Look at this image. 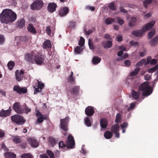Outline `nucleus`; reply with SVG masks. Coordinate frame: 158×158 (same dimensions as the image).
<instances>
[{
    "instance_id": "1",
    "label": "nucleus",
    "mask_w": 158,
    "mask_h": 158,
    "mask_svg": "<svg viewBox=\"0 0 158 158\" xmlns=\"http://www.w3.org/2000/svg\"><path fill=\"white\" fill-rule=\"evenodd\" d=\"M16 14L10 9L3 10L0 15V21L2 23L7 24L12 23L16 20Z\"/></svg>"
},
{
    "instance_id": "2",
    "label": "nucleus",
    "mask_w": 158,
    "mask_h": 158,
    "mask_svg": "<svg viewBox=\"0 0 158 158\" xmlns=\"http://www.w3.org/2000/svg\"><path fill=\"white\" fill-rule=\"evenodd\" d=\"M139 90L142 91V95L147 96L152 93V89L148 83L145 82L141 84L139 86Z\"/></svg>"
},
{
    "instance_id": "3",
    "label": "nucleus",
    "mask_w": 158,
    "mask_h": 158,
    "mask_svg": "<svg viewBox=\"0 0 158 158\" xmlns=\"http://www.w3.org/2000/svg\"><path fill=\"white\" fill-rule=\"evenodd\" d=\"M12 121L19 125H22L25 122L26 120L23 117L18 114L14 115L11 116Z\"/></svg>"
},
{
    "instance_id": "4",
    "label": "nucleus",
    "mask_w": 158,
    "mask_h": 158,
    "mask_svg": "<svg viewBox=\"0 0 158 158\" xmlns=\"http://www.w3.org/2000/svg\"><path fill=\"white\" fill-rule=\"evenodd\" d=\"M44 3L41 0H36L31 4V9L33 10H39L43 6Z\"/></svg>"
},
{
    "instance_id": "5",
    "label": "nucleus",
    "mask_w": 158,
    "mask_h": 158,
    "mask_svg": "<svg viewBox=\"0 0 158 158\" xmlns=\"http://www.w3.org/2000/svg\"><path fill=\"white\" fill-rule=\"evenodd\" d=\"M69 119L68 117H66L64 119L60 120L61 128L65 131H67L68 130V123Z\"/></svg>"
},
{
    "instance_id": "6",
    "label": "nucleus",
    "mask_w": 158,
    "mask_h": 158,
    "mask_svg": "<svg viewBox=\"0 0 158 158\" xmlns=\"http://www.w3.org/2000/svg\"><path fill=\"white\" fill-rule=\"evenodd\" d=\"M67 148H74L75 143L73 137L71 135H69L68 137L67 140L66 141Z\"/></svg>"
},
{
    "instance_id": "7",
    "label": "nucleus",
    "mask_w": 158,
    "mask_h": 158,
    "mask_svg": "<svg viewBox=\"0 0 158 158\" xmlns=\"http://www.w3.org/2000/svg\"><path fill=\"white\" fill-rule=\"evenodd\" d=\"M35 56V54L34 52H32L30 53H28L25 55V59L26 61L30 63H33Z\"/></svg>"
},
{
    "instance_id": "8",
    "label": "nucleus",
    "mask_w": 158,
    "mask_h": 158,
    "mask_svg": "<svg viewBox=\"0 0 158 158\" xmlns=\"http://www.w3.org/2000/svg\"><path fill=\"white\" fill-rule=\"evenodd\" d=\"M44 61V57L43 55H35L34 60L36 64L38 65H42Z\"/></svg>"
},
{
    "instance_id": "9",
    "label": "nucleus",
    "mask_w": 158,
    "mask_h": 158,
    "mask_svg": "<svg viewBox=\"0 0 158 158\" xmlns=\"http://www.w3.org/2000/svg\"><path fill=\"white\" fill-rule=\"evenodd\" d=\"M13 90L16 91L18 94H25L27 92V89L25 87L21 88L19 86L15 85L13 88Z\"/></svg>"
},
{
    "instance_id": "10",
    "label": "nucleus",
    "mask_w": 158,
    "mask_h": 158,
    "mask_svg": "<svg viewBox=\"0 0 158 158\" xmlns=\"http://www.w3.org/2000/svg\"><path fill=\"white\" fill-rule=\"evenodd\" d=\"M13 108L18 113L22 114L24 112L23 108H21L20 104L18 102H15L13 104Z\"/></svg>"
},
{
    "instance_id": "11",
    "label": "nucleus",
    "mask_w": 158,
    "mask_h": 158,
    "mask_svg": "<svg viewBox=\"0 0 158 158\" xmlns=\"http://www.w3.org/2000/svg\"><path fill=\"white\" fill-rule=\"evenodd\" d=\"M85 113L88 116H92L94 113V110L91 106H88L85 109Z\"/></svg>"
},
{
    "instance_id": "12",
    "label": "nucleus",
    "mask_w": 158,
    "mask_h": 158,
    "mask_svg": "<svg viewBox=\"0 0 158 158\" xmlns=\"http://www.w3.org/2000/svg\"><path fill=\"white\" fill-rule=\"evenodd\" d=\"M24 71L23 70H20V72L18 70H16L15 72L16 79L18 81L22 80L23 78V74Z\"/></svg>"
},
{
    "instance_id": "13",
    "label": "nucleus",
    "mask_w": 158,
    "mask_h": 158,
    "mask_svg": "<svg viewBox=\"0 0 158 158\" xmlns=\"http://www.w3.org/2000/svg\"><path fill=\"white\" fill-rule=\"evenodd\" d=\"M155 23V22L154 21H152L150 23L146 24L142 28V30L143 32L148 31L153 26Z\"/></svg>"
},
{
    "instance_id": "14",
    "label": "nucleus",
    "mask_w": 158,
    "mask_h": 158,
    "mask_svg": "<svg viewBox=\"0 0 158 158\" xmlns=\"http://www.w3.org/2000/svg\"><path fill=\"white\" fill-rule=\"evenodd\" d=\"M38 84L35 85L34 87L35 89V91L36 92H39L41 91V90L44 87V84L38 80H37Z\"/></svg>"
},
{
    "instance_id": "15",
    "label": "nucleus",
    "mask_w": 158,
    "mask_h": 158,
    "mask_svg": "<svg viewBox=\"0 0 158 158\" xmlns=\"http://www.w3.org/2000/svg\"><path fill=\"white\" fill-rule=\"evenodd\" d=\"M57 7V5L54 2L49 3L48 6V11L51 13L54 12Z\"/></svg>"
},
{
    "instance_id": "16",
    "label": "nucleus",
    "mask_w": 158,
    "mask_h": 158,
    "mask_svg": "<svg viewBox=\"0 0 158 158\" xmlns=\"http://www.w3.org/2000/svg\"><path fill=\"white\" fill-rule=\"evenodd\" d=\"M11 111V109H10V107H9V109L8 110H6L2 109L0 111V116L1 117H3L9 116L10 114Z\"/></svg>"
},
{
    "instance_id": "17",
    "label": "nucleus",
    "mask_w": 158,
    "mask_h": 158,
    "mask_svg": "<svg viewBox=\"0 0 158 158\" xmlns=\"http://www.w3.org/2000/svg\"><path fill=\"white\" fill-rule=\"evenodd\" d=\"M35 115L36 116L39 117L37 119L36 123H42L44 121V117L43 115H42L39 111H37L35 114Z\"/></svg>"
},
{
    "instance_id": "18",
    "label": "nucleus",
    "mask_w": 158,
    "mask_h": 158,
    "mask_svg": "<svg viewBox=\"0 0 158 158\" xmlns=\"http://www.w3.org/2000/svg\"><path fill=\"white\" fill-rule=\"evenodd\" d=\"M28 141L33 148H36L39 145L38 142L35 139L30 138L28 139Z\"/></svg>"
},
{
    "instance_id": "19",
    "label": "nucleus",
    "mask_w": 158,
    "mask_h": 158,
    "mask_svg": "<svg viewBox=\"0 0 158 158\" xmlns=\"http://www.w3.org/2000/svg\"><path fill=\"white\" fill-rule=\"evenodd\" d=\"M69 12V9L67 7H64L59 12L60 15L62 17L66 15Z\"/></svg>"
},
{
    "instance_id": "20",
    "label": "nucleus",
    "mask_w": 158,
    "mask_h": 158,
    "mask_svg": "<svg viewBox=\"0 0 158 158\" xmlns=\"http://www.w3.org/2000/svg\"><path fill=\"white\" fill-rule=\"evenodd\" d=\"M28 31L33 34H35L37 33V31L32 23H29L27 27Z\"/></svg>"
},
{
    "instance_id": "21",
    "label": "nucleus",
    "mask_w": 158,
    "mask_h": 158,
    "mask_svg": "<svg viewBox=\"0 0 158 158\" xmlns=\"http://www.w3.org/2000/svg\"><path fill=\"white\" fill-rule=\"evenodd\" d=\"M25 21L23 19H21L17 21L16 25L19 28H23L25 26Z\"/></svg>"
},
{
    "instance_id": "22",
    "label": "nucleus",
    "mask_w": 158,
    "mask_h": 158,
    "mask_svg": "<svg viewBox=\"0 0 158 158\" xmlns=\"http://www.w3.org/2000/svg\"><path fill=\"white\" fill-rule=\"evenodd\" d=\"M100 124L102 128H106L107 126L108 125L107 120L105 118L102 119L100 121Z\"/></svg>"
},
{
    "instance_id": "23",
    "label": "nucleus",
    "mask_w": 158,
    "mask_h": 158,
    "mask_svg": "<svg viewBox=\"0 0 158 158\" xmlns=\"http://www.w3.org/2000/svg\"><path fill=\"white\" fill-rule=\"evenodd\" d=\"M136 19L135 17H133L131 18L130 20L129 23V26L131 27H133L136 24Z\"/></svg>"
},
{
    "instance_id": "24",
    "label": "nucleus",
    "mask_w": 158,
    "mask_h": 158,
    "mask_svg": "<svg viewBox=\"0 0 158 158\" xmlns=\"http://www.w3.org/2000/svg\"><path fill=\"white\" fill-rule=\"evenodd\" d=\"M132 97L135 100L137 99L139 97L140 93L139 91H135L132 90L131 92Z\"/></svg>"
},
{
    "instance_id": "25",
    "label": "nucleus",
    "mask_w": 158,
    "mask_h": 158,
    "mask_svg": "<svg viewBox=\"0 0 158 158\" xmlns=\"http://www.w3.org/2000/svg\"><path fill=\"white\" fill-rule=\"evenodd\" d=\"M101 59L97 56H95L93 57L92 62L93 64H96L100 62Z\"/></svg>"
},
{
    "instance_id": "26",
    "label": "nucleus",
    "mask_w": 158,
    "mask_h": 158,
    "mask_svg": "<svg viewBox=\"0 0 158 158\" xmlns=\"http://www.w3.org/2000/svg\"><path fill=\"white\" fill-rule=\"evenodd\" d=\"M143 31L142 30H138L136 31H132V34L136 37H139L141 36L143 33Z\"/></svg>"
},
{
    "instance_id": "27",
    "label": "nucleus",
    "mask_w": 158,
    "mask_h": 158,
    "mask_svg": "<svg viewBox=\"0 0 158 158\" xmlns=\"http://www.w3.org/2000/svg\"><path fill=\"white\" fill-rule=\"evenodd\" d=\"M71 74L69 77L67 79V81L72 85L74 84L75 83V81L74 77L73 76V72H71Z\"/></svg>"
},
{
    "instance_id": "28",
    "label": "nucleus",
    "mask_w": 158,
    "mask_h": 158,
    "mask_svg": "<svg viewBox=\"0 0 158 158\" xmlns=\"http://www.w3.org/2000/svg\"><path fill=\"white\" fill-rule=\"evenodd\" d=\"M151 45L152 46H155L158 44V36H156L152 39L150 41Z\"/></svg>"
},
{
    "instance_id": "29",
    "label": "nucleus",
    "mask_w": 158,
    "mask_h": 158,
    "mask_svg": "<svg viewBox=\"0 0 158 158\" xmlns=\"http://www.w3.org/2000/svg\"><path fill=\"white\" fill-rule=\"evenodd\" d=\"M51 42L49 40L45 41L43 44V47L44 48H51Z\"/></svg>"
},
{
    "instance_id": "30",
    "label": "nucleus",
    "mask_w": 158,
    "mask_h": 158,
    "mask_svg": "<svg viewBox=\"0 0 158 158\" xmlns=\"http://www.w3.org/2000/svg\"><path fill=\"white\" fill-rule=\"evenodd\" d=\"M4 155L5 158H16V155L13 153L10 152H6L4 153Z\"/></svg>"
},
{
    "instance_id": "31",
    "label": "nucleus",
    "mask_w": 158,
    "mask_h": 158,
    "mask_svg": "<svg viewBox=\"0 0 158 158\" xmlns=\"http://www.w3.org/2000/svg\"><path fill=\"white\" fill-rule=\"evenodd\" d=\"M58 141L57 139L55 138L52 137H50L49 138V143L52 146L55 145Z\"/></svg>"
},
{
    "instance_id": "32",
    "label": "nucleus",
    "mask_w": 158,
    "mask_h": 158,
    "mask_svg": "<svg viewBox=\"0 0 158 158\" xmlns=\"http://www.w3.org/2000/svg\"><path fill=\"white\" fill-rule=\"evenodd\" d=\"M113 136L112 132L109 131H106L104 134V136L106 139H110Z\"/></svg>"
},
{
    "instance_id": "33",
    "label": "nucleus",
    "mask_w": 158,
    "mask_h": 158,
    "mask_svg": "<svg viewBox=\"0 0 158 158\" xmlns=\"http://www.w3.org/2000/svg\"><path fill=\"white\" fill-rule=\"evenodd\" d=\"M103 45L104 48H110L112 45V42L110 41H108L106 42H103Z\"/></svg>"
},
{
    "instance_id": "34",
    "label": "nucleus",
    "mask_w": 158,
    "mask_h": 158,
    "mask_svg": "<svg viewBox=\"0 0 158 158\" xmlns=\"http://www.w3.org/2000/svg\"><path fill=\"white\" fill-rule=\"evenodd\" d=\"M119 127L117 124H114L111 127V131L113 133H116L118 132L119 130Z\"/></svg>"
},
{
    "instance_id": "35",
    "label": "nucleus",
    "mask_w": 158,
    "mask_h": 158,
    "mask_svg": "<svg viewBox=\"0 0 158 158\" xmlns=\"http://www.w3.org/2000/svg\"><path fill=\"white\" fill-rule=\"evenodd\" d=\"M84 31L85 34L88 35L92 34L93 32L95 31H96V28L95 27H93L91 28V29L89 30L88 31H87L85 29Z\"/></svg>"
},
{
    "instance_id": "36",
    "label": "nucleus",
    "mask_w": 158,
    "mask_h": 158,
    "mask_svg": "<svg viewBox=\"0 0 158 158\" xmlns=\"http://www.w3.org/2000/svg\"><path fill=\"white\" fill-rule=\"evenodd\" d=\"M115 19L111 18H107L106 19L105 21V23L106 24L109 25L111 24L114 22Z\"/></svg>"
},
{
    "instance_id": "37",
    "label": "nucleus",
    "mask_w": 158,
    "mask_h": 158,
    "mask_svg": "<svg viewBox=\"0 0 158 158\" xmlns=\"http://www.w3.org/2000/svg\"><path fill=\"white\" fill-rule=\"evenodd\" d=\"M140 70L139 68L137 67L131 73L130 75L131 76H134L138 74Z\"/></svg>"
},
{
    "instance_id": "38",
    "label": "nucleus",
    "mask_w": 158,
    "mask_h": 158,
    "mask_svg": "<svg viewBox=\"0 0 158 158\" xmlns=\"http://www.w3.org/2000/svg\"><path fill=\"white\" fill-rule=\"evenodd\" d=\"M85 124L88 127L91 126V124L90 119L88 117L85 118Z\"/></svg>"
},
{
    "instance_id": "39",
    "label": "nucleus",
    "mask_w": 158,
    "mask_h": 158,
    "mask_svg": "<svg viewBox=\"0 0 158 158\" xmlns=\"http://www.w3.org/2000/svg\"><path fill=\"white\" fill-rule=\"evenodd\" d=\"M15 66V63L14 61H10L7 64V66L10 70H12Z\"/></svg>"
},
{
    "instance_id": "40",
    "label": "nucleus",
    "mask_w": 158,
    "mask_h": 158,
    "mask_svg": "<svg viewBox=\"0 0 158 158\" xmlns=\"http://www.w3.org/2000/svg\"><path fill=\"white\" fill-rule=\"evenodd\" d=\"M155 34V31L152 30L150 31L148 34V38L149 39H152Z\"/></svg>"
},
{
    "instance_id": "41",
    "label": "nucleus",
    "mask_w": 158,
    "mask_h": 158,
    "mask_svg": "<svg viewBox=\"0 0 158 158\" xmlns=\"http://www.w3.org/2000/svg\"><path fill=\"white\" fill-rule=\"evenodd\" d=\"M21 158H33V156L30 153H24L21 155Z\"/></svg>"
},
{
    "instance_id": "42",
    "label": "nucleus",
    "mask_w": 158,
    "mask_h": 158,
    "mask_svg": "<svg viewBox=\"0 0 158 158\" xmlns=\"http://www.w3.org/2000/svg\"><path fill=\"white\" fill-rule=\"evenodd\" d=\"M13 140L16 143H20L21 142V140L18 136L14 137Z\"/></svg>"
},
{
    "instance_id": "43",
    "label": "nucleus",
    "mask_w": 158,
    "mask_h": 158,
    "mask_svg": "<svg viewBox=\"0 0 158 158\" xmlns=\"http://www.w3.org/2000/svg\"><path fill=\"white\" fill-rule=\"evenodd\" d=\"M121 120V115L119 113H117L116 115V118L115 120V122L118 123L120 122Z\"/></svg>"
},
{
    "instance_id": "44",
    "label": "nucleus",
    "mask_w": 158,
    "mask_h": 158,
    "mask_svg": "<svg viewBox=\"0 0 158 158\" xmlns=\"http://www.w3.org/2000/svg\"><path fill=\"white\" fill-rule=\"evenodd\" d=\"M46 153L50 156V158H55L54 153L51 150H47Z\"/></svg>"
},
{
    "instance_id": "45",
    "label": "nucleus",
    "mask_w": 158,
    "mask_h": 158,
    "mask_svg": "<svg viewBox=\"0 0 158 158\" xmlns=\"http://www.w3.org/2000/svg\"><path fill=\"white\" fill-rule=\"evenodd\" d=\"M115 19L120 25H123L124 23V20L120 19L119 17H117L115 18Z\"/></svg>"
},
{
    "instance_id": "46",
    "label": "nucleus",
    "mask_w": 158,
    "mask_h": 158,
    "mask_svg": "<svg viewBox=\"0 0 158 158\" xmlns=\"http://www.w3.org/2000/svg\"><path fill=\"white\" fill-rule=\"evenodd\" d=\"M85 40L82 37H81L80 38V46L82 47L84 44Z\"/></svg>"
},
{
    "instance_id": "47",
    "label": "nucleus",
    "mask_w": 158,
    "mask_h": 158,
    "mask_svg": "<svg viewBox=\"0 0 158 158\" xmlns=\"http://www.w3.org/2000/svg\"><path fill=\"white\" fill-rule=\"evenodd\" d=\"M79 88L78 87H75L73 88L71 92L74 94H76L78 92Z\"/></svg>"
},
{
    "instance_id": "48",
    "label": "nucleus",
    "mask_w": 158,
    "mask_h": 158,
    "mask_svg": "<svg viewBox=\"0 0 158 158\" xmlns=\"http://www.w3.org/2000/svg\"><path fill=\"white\" fill-rule=\"evenodd\" d=\"M109 7L111 10L114 11L116 10L115 5L113 2L110 3Z\"/></svg>"
},
{
    "instance_id": "49",
    "label": "nucleus",
    "mask_w": 158,
    "mask_h": 158,
    "mask_svg": "<svg viewBox=\"0 0 158 158\" xmlns=\"http://www.w3.org/2000/svg\"><path fill=\"white\" fill-rule=\"evenodd\" d=\"M152 2V0H145L143 2L144 6L146 8H147L148 5L151 3Z\"/></svg>"
},
{
    "instance_id": "50",
    "label": "nucleus",
    "mask_w": 158,
    "mask_h": 158,
    "mask_svg": "<svg viewBox=\"0 0 158 158\" xmlns=\"http://www.w3.org/2000/svg\"><path fill=\"white\" fill-rule=\"evenodd\" d=\"M135 103H131L129 107L127 108V110L128 111H130L132 110L135 106Z\"/></svg>"
},
{
    "instance_id": "51",
    "label": "nucleus",
    "mask_w": 158,
    "mask_h": 158,
    "mask_svg": "<svg viewBox=\"0 0 158 158\" xmlns=\"http://www.w3.org/2000/svg\"><path fill=\"white\" fill-rule=\"evenodd\" d=\"M76 23L73 21H71L69 23V27L71 28H73L75 26Z\"/></svg>"
},
{
    "instance_id": "52",
    "label": "nucleus",
    "mask_w": 158,
    "mask_h": 158,
    "mask_svg": "<svg viewBox=\"0 0 158 158\" xmlns=\"http://www.w3.org/2000/svg\"><path fill=\"white\" fill-rule=\"evenodd\" d=\"M74 55L79 54V46H77L74 48Z\"/></svg>"
},
{
    "instance_id": "53",
    "label": "nucleus",
    "mask_w": 158,
    "mask_h": 158,
    "mask_svg": "<svg viewBox=\"0 0 158 158\" xmlns=\"http://www.w3.org/2000/svg\"><path fill=\"white\" fill-rule=\"evenodd\" d=\"M46 33L48 35H51V30L50 29V26H47L46 27Z\"/></svg>"
},
{
    "instance_id": "54",
    "label": "nucleus",
    "mask_w": 158,
    "mask_h": 158,
    "mask_svg": "<svg viewBox=\"0 0 158 158\" xmlns=\"http://www.w3.org/2000/svg\"><path fill=\"white\" fill-rule=\"evenodd\" d=\"M124 63L125 66L127 67L130 66L131 64V61L128 60H126L124 62Z\"/></svg>"
},
{
    "instance_id": "55",
    "label": "nucleus",
    "mask_w": 158,
    "mask_h": 158,
    "mask_svg": "<svg viewBox=\"0 0 158 158\" xmlns=\"http://www.w3.org/2000/svg\"><path fill=\"white\" fill-rule=\"evenodd\" d=\"M104 37L106 40H111L112 39L111 36L110 34L107 33L105 34Z\"/></svg>"
},
{
    "instance_id": "56",
    "label": "nucleus",
    "mask_w": 158,
    "mask_h": 158,
    "mask_svg": "<svg viewBox=\"0 0 158 158\" xmlns=\"http://www.w3.org/2000/svg\"><path fill=\"white\" fill-rule=\"evenodd\" d=\"M129 43L131 46H137L139 44L138 42L134 41H130Z\"/></svg>"
},
{
    "instance_id": "57",
    "label": "nucleus",
    "mask_w": 158,
    "mask_h": 158,
    "mask_svg": "<svg viewBox=\"0 0 158 158\" xmlns=\"http://www.w3.org/2000/svg\"><path fill=\"white\" fill-rule=\"evenodd\" d=\"M144 78L145 80L148 81L151 78V75L149 74H146L144 76Z\"/></svg>"
},
{
    "instance_id": "58",
    "label": "nucleus",
    "mask_w": 158,
    "mask_h": 158,
    "mask_svg": "<svg viewBox=\"0 0 158 158\" xmlns=\"http://www.w3.org/2000/svg\"><path fill=\"white\" fill-rule=\"evenodd\" d=\"M144 60H142L138 62L136 64V66H141L144 63Z\"/></svg>"
},
{
    "instance_id": "59",
    "label": "nucleus",
    "mask_w": 158,
    "mask_h": 158,
    "mask_svg": "<svg viewBox=\"0 0 158 158\" xmlns=\"http://www.w3.org/2000/svg\"><path fill=\"white\" fill-rule=\"evenodd\" d=\"M88 44H89V47L90 48V49H94V48L93 47V45L91 42V40L90 39H89V40Z\"/></svg>"
},
{
    "instance_id": "60",
    "label": "nucleus",
    "mask_w": 158,
    "mask_h": 158,
    "mask_svg": "<svg viewBox=\"0 0 158 158\" xmlns=\"http://www.w3.org/2000/svg\"><path fill=\"white\" fill-rule=\"evenodd\" d=\"M128 126V124L126 123H124L121 125V127L123 129L126 128Z\"/></svg>"
},
{
    "instance_id": "61",
    "label": "nucleus",
    "mask_w": 158,
    "mask_h": 158,
    "mask_svg": "<svg viewBox=\"0 0 158 158\" xmlns=\"http://www.w3.org/2000/svg\"><path fill=\"white\" fill-rule=\"evenodd\" d=\"M86 8L87 9L92 11H94L95 9V8L94 6H87Z\"/></svg>"
},
{
    "instance_id": "62",
    "label": "nucleus",
    "mask_w": 158,
    "mask_h": 158,
    "mask_svg": "<svg viewBox=\"0 0 158 158\" xmlns=\"http://www.w3.org/2000/svg\"><path fill=\"white\" fill-rule=\"evenodd\" d=\"M116 39L118 42H121L123 40V37L121 35L118 36L116 37Z\"/></svg>"
},
{
    "instance_id": "63",
    "label": "nucleus",
    "mask_w": 158,
    "mask_h": 158,
    "mask_svg": "<svg viewBox=\"0 0 158 158\" xmlns=\"http://www.w3.org/2000/svg\"><path fill=\"white\" fill-rule=\"evenodd\" d=\"M156 60L153 59L151 60L150 63L151 64L155 65L156 64Z\"/></svg>"
},
{
    "instance_id": "64",
    "label": "nucleus",
    "mask_w": 158,
    "mask_h": 158,
    "mask_svg": "<svg viewBox=\"0 0 158 158\" xmlns=\"http://www.w3.org/2000/svg\"><path fill=\"white\" fill-rule=\"evenodd\" d=\"M119 10L121 12L126 13H127V11L123 7H120Z\"/></svg>"
}]
</instances>
